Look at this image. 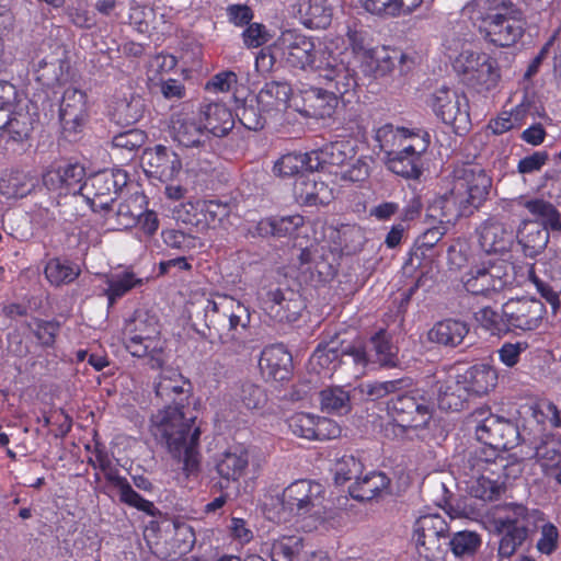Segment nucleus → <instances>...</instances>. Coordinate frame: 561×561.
Returning a JSON list of instances; mask_svg holds the SVG:
<instances>
[{
  "label": "nucleus",
  "mask_w": 561,
  "mask_h": 561,
  "mask_svg": "<svg viewBox=\"0 0 561 561\" xmlns=\"http://www.w3.org/2000/svg\"><path fill=\"white\" fill-rule=\"evenodd\" d=\"M154 389L167 405L151 416V431L165 442L173 457L183 460L184 470L191 474L199 463L197 445L201 435L195 416H187L183 411L191 383L179 370L165 368L159 374Z\"/></svg>",
  "instance_id": "obj_1"
},
{
  "label": "nucleus",
  "mask_w": 561,
  "mask_h": 561,
  "mask_svg": "<svg viewBox=\"0 0 561 561\" xmlns=\"http://www.w3.org/2000/svg\"><path fill=\"white\" fill-rule=\"evenodd\" d=\"M267 518L277 523H301L305 530H312L328 515L325 489L316 481L299 479L287 485L280 494L264 502Z\"/></svg>",
  "instance_id": "obj_2"
},
{
  "label": "nucleus",
  "mask_w": 561,
  "mask_h": 561,
  "mask_svg": "<svg viewBox=\"0 0 561 561\" xmlns=\"http://www.w3.org/2000/svg\"><path fill=\"white\" fill-rule=\"evenodd\" d=\"M491 187L492 178L479 163L455 165L449 188L438 201L443 219L451 222L470 217L488 201Z\"/></svg>",
  "instance_id": "obj_3"
},
{
  "label": "nucleus",
  "mask_w": 561,
  "mask_h": 561,
  "mask_svg": "<svg viewBox=\"0 0 561 561\" xmlns=\"http://www.w3.org/2000/svg\"><path fill=\"white\" fill-rule=\"evenodd\" d=\"M329 56L320 61L318 66L320 77L330 82L332 91H321L319 89H311L306 92L304 105L300 108L297 100H294V106L297 111L301 112L306 116L325 118L330 117L337 105V94L343 95L348 92L355 84V80L352 71L350 70L345 57V51L339 53L344 57L340 60L335 56L334 50L337 49V45L332 41L328 46Z\"/></svg>",
  "instance_id": "obj_4"
},
{
  "label": "nucleus",
  "mask_w": 561,
  "mask_h": 561,
  "mask_svg": "<svg viewBox=\"0 0 561 561\" xmlns=\"http://www.w3.org/2000/svg\"><path fill=\"white\" fill-rule=\"evenodd\" d=\"M352 362L357 368L356 376L364 373L368 364L377 363L380 367L386 365V335L382 330L377 332L364 348L357 346L342 347L339 336L319 344L310 358L313 371L331 376L340 364Z\"/></svg>",
  "instance_id": "obj_5"
},
{
  "label": "nucleus",
  "mask_w": 561,
  "mask_h": 561,
  "mask_svg": "<svg viewBox=\"0 0 561 561\" xmlns=\"http://www.w3.org/2000/svg\"><path fill=\"white\" fill-rule=\"evenodd\" d=\"M524 12L511 0H491L481 19L484 39L496 47L515 45L525 33Z\"/></svg>",
  "instance_id": "obj_6"
},
{
  "label": "nucleus",
  "mask_w": 561,
  "mask_h": 561,
  "mask_svg": "<svg viewBox=\"0 0 561 561\" xmlns=\"http://www.w3.org/2000/svg\"><path fill=\"white\" fill-rule=\"evenodd\" d=\"M492 531L500 536L497 553L511 558L523 546L529 535V512L523 504L508 503L499 507L489 517Z\"/></svg>",
  "instance_id": "obj_7"
},
{
  "label": "nucleus",
  "mask_w": 561,
  "mask_h": 561,
  "mask_svg": "<svg viewBox=\"0 0 561 561\" xmlns=\"http://www.w3.org/2000/svg\"><path fill=\"white\" fill-rule=\"evenodd\" d=\"M28 103L12 83L0 80V136L5 134L14 141L28 137L33 127Z\"/></svg>",
  "instance_id": "obj_8"
},
{
  "label": "nucleus",
  "mask_w": 561,
  "mask_h": 561,
  "mask_svg": "<svg viewBox=\"0 0 561 561\" xmlns=\"http://www.w3.org/2000/svg\"><path fill=\"white\" fill-rule=\"evenodd\" d=\"M397 383V380L388 381V416L391 423L402 430L426 426L433 416L428 400L419 391H394Z\"/></svg>",
  "instance_id": "obj_9"
},
{
  "label": "nucleus",
  "mask_w": 561,
  "mask_h": 561,
  "mask_svg": "<svg viewBox=\"0 0 561 561\" xmlns=\"http://www.w3.org/2000/svg\"><path fill=\"white\" fill-rule=\"evenodd\" d=\"M453 67L468 85L480 93L493 90L501 79L496 59L486 53L463 50L456 57Z\"/></svg>",
  "instance_id": "obj_10"
},
{
  "label": "nucleus",
  "mask_w": 561,
  "mask_h": 561,
  "mask_svg": "<svg viewBox=\"0 0 561 561\" xmlns=\"http://www.w3.org/2000/svg\"><path fill=\"white\" fill-rule=\"evenodd\" d=\"M473 416L477 421L476 436L483 446L492 447L501 454L516 446L519 433L512 421L493 414L490 408L477 409Z\"/></svg>",
  "instance_id": "obj_11"
},
{
  "label": "nucleus",
  "mask_w": 561,
  "mask_h": 561,
  "mask_svg": "<svg viewBox=\"0 0 561 561\" xmlns=\"http://www.w3.org/2000/svg\"><path fill=\"white\" fill-rule=\"evenodd\" d=\"M430 105L436 117L450 126L456 135L462 136L470 130V106L465 93L442 87L432 94Z\"/></svg>",
  "instance_id": "obj_12"
},
{
  "label": "nucleus",
  "mask_w": 561,
  "mask_h": 561,
  "mask_svg": "<svg viewBox=\"0 0 561 561\" xmlns=\"http://www.w3.org/2000/svg\"><path fill=\"white\" fill-rule=\"evenodd\" d=\"M465 290L474 296L488 297L500 293L513 284L505 261H488L472 265L461 276Z\"/></svg>",
  "instance_id": "obj_13"
},
{
  "label": "nucleus",
  "mask_w": 561,
  "mask_h": 561,
  "mask_svg": "<svg viewBox=\"0 0 561 561\" xmlns=\"http://www.w3.org/2000/svg\"><path fill=\"white\" fill-rule=\"evenodd\" d=\"M449 535V526L440 514L420 516L413 526L412 540L420 558L437 561L442 558V539Z\"/></svg>",
  "instance_id": "obj_14"
},
{
  "label": "nucleus",
  "mask_w": 561,
  "mask_h": 561,
  "mask_svg": "<svg viewBox=\"0 0 561 561\" xmlns=\"http://www.w3.org/2000/svg\"><path fill=\"white\" fill-rule=\"evenodd\" d=\"M510 332H531L538 330L546 317L545 304L535 297H512L502 305Z\"/></svg>",
  "instance_id": "obj_15"
},
{
  "label": "nucleus",
  "mask_w": 561,
  "mask_h": 561,
  "mask_svg": "<svg viewBox=\"0 0 561 561\" xmlns=\"http://www.w3.org/2000/svg\"><path fill=\"white\" fill-rule=\"evenodd\" d=\"M128 182L124 170H104L90 176L80 184V194L93 210L108 209L116 195Z\"/></svg>",
  "instance_id": "obj_16"
},
{
  "label": "nucleus",
  "mask_w": 561,
  "mask_h": 561,
  "mask_svg": "<svg viewBox=\"0 0 561 561\" xmlns=\"http://www.w3.org/2000/svg\"><path fill=\"white\" fill-rule=\"evenodd\" d=\"M273 50L289 66L306 69L316 61V44L297 30H285L273 43Z\"/></svg>",
  "instance_id": "obj_17"
},
{
  "label": "nucleus",
  "mask_w": 561,
  "mask_h": 561,
  "mask_svg": "<svg viewBox=\"0 0 561 561\" xmlns=\"http://www.w3.org/2000/svg\"><path fill=\"white\" fill-rule=\"evenodd\" d=\"M141 163L149 176L156 178L163 183L173 182L183 170L180 154L163 145L145 149Z\"/></svg>",
  "instance_id": "obj_18"
},
{
  "label": "nucleus",
  "mask_w": 561,
  "mask_h": 561,
  "mask_svg": "<svg viewBox=\"0 0 561 561\" xmlns=\"http://www.w3.org/2000/svg\"><path fill=\"white\" fill-rule=\"evenodd\" d=\"M506 467L507 460L501 453L492 447L481 445L463 456L459 471L462 477L482 476L490 472L492 476H496L506 471Z\"/></svg>",
  "instance_id": "obj_19"
},
{
  "label": "nucleus",
  "mask_w": 561,
  "mask_h": 561,
  "mask_svg": "<svg viewBox=\"0 0 561 561\" xmlns=\"http://www.w3.org/2000/svg\"><path fill=\"white\" fill-rule=\"evenodd\" d=\"M305 307L301 296L289 288L270 291L263 302V309L271 319L286 323L297 321Z\"/></svg>",
  "instance_id": "obj_20"
},
{
  "label": "nucleus",
  "mask_w": 561,
  "mask_h": 561,
  "mask_svg": "<svg viewBox=\"0 0 561 561\" xmlns=\"http://www.w3.org/2000/svg\"><path fill=\"white\" fill-rule=\"evenodd\" d=\"M84 169L78 163L51 165L43 174V184L57 197L80 193Z\"/></svg>",
  "instance_id": "obj_21"
},
{
  "label": "nucleus",
  "mask_w": 561,
  "mask_h": 561,
  "mask_svg": "<svg viewBox=\"0 0 561 561\" xmlns=\"http://www.w3.org/2000/svg\"><path fill=\"white\" fill-rule=\"evenodd\" d=\"M250 465V450L242 444L229 446L216 455L214 459L215 470L221 479V483L238 482L245 476ZM225 485L221 484V488Z\"/></svg>",
  "instance_id": "obj_22"
},
{
  "label": "nucleus",
  "mask_w": 561,
  "mask_h": 561,
  "mask_svg": "<svg viewBox=\"0 0 561 561\" xmlns=\"http://www.w3.org/2000/svg\"><path fill=\"white\" fill-rule=\"evenodd\" d=\"M59 117L62 129L68 135L78 134L88 118L87 95L76 88L65 90Z\"/></svg>",
  "instance_id": "obj_23"
},
{
  "label": "nucleus",
  "mask_w": 561,
  "mask_h": 561,
  "mask_svg": "<svg viewBox=\"0 0 561 561\" xmlns=\"http://www.w3.org/2000/svg\"><path fill=\"white\" fill-rule=\"evenodd\" d=\"M481 250L488 254L504 253L513 243V231L496 217H489L476 229Z\"/></svg>",
  "instance_id": "obj_24"
},
{
  "label": "nucleus",
  "mask_w": 561,
  "mask_h": 561,
  "mask_svg": "<svg viewBox=\"0 0 561 561\" xmlns=\"http://www.w3.org/2000/svg\"><path fill=\"white\" fill-rule=\"evenodd\" d=\"M293 90L286 82H267L256 94L254 102L270 119L278 118L295 99Z\"/></svg>",
  "instance_id": "obj_25"
},
{
  "label": "nucleus",
  "mask_w": 561,
  "mask_h": 561,
  "mask_svg": "<svg viewBox=\"0 0 561 561\" xmlns=\"http://www.w3.org/2000/svg\"><path fill=\"white\" fill-rule=\"evenodd\" d=\"M262 376L270 381L282 382L291 375V355L280 345L265 347L259 360Z\"/></svg>",
  "instance_id": "obj_26"
},
{
  "label": "nucleus",
  "mask_w": 561,
  "mask_h": 561,
  "mask_svg": "<svg viewBox=\"0 0 561 561\" xmlns=\"http://www.w3.org/2000/svg\"><path fill=\"white\" fill-rule=\"evenodd\" d=\"M388 134L391 135L390 150L401 153L424 156L431 145L430 133L421 128L393 127L388 123Z\"/></svg>",
  "instance_id": "obj_27"
},
{
  "label": "nucleus",
  "mask_w": 561,
  "mask_h": 561,
  "mask_svg": "<svg viewBox=\"0 0 561 561\" xmlns=\"http://www.w3.org/2000/svg\"><path fill=\"white\" fill-rule=\"evenodd\" d=\"M519 413L529 423H535L540 432L561 428V415L558 407L546 398H538L520 405Z\"/></svg>",
  "instance_id": "obj_28"
},
{
  "label": "nucleus",
  "mask_w": 561,
  "mask_h": 561,
  "mask_svg": "<svg viewBox=\"0 0 561 561\" xmlns=\"http://www.w3.org/2000/svg\"><path fill=\"white\" fill-rule=\"evenodd\" d=\"M460 382L466 385L472 397H483L493 391L499 382L497 369L490 364H474L462 374H458Z\"/></svg>",
  "instance_id": "obj_29"
},
{
  "label": "nucleus",
  "mask_w": 561,
  "mask_h": 561,
  "mask_svg": "<svg viewBox=\"0 0 561 561\" xmlns=\"http://www.w3.org/2000/svg\"><path fill=\"white\" fill-rule=\"evenodd\" d=\"M207 311L221 313L229 321V330L238 332L245 330L251 320L250 311L241 301L227 295H218L207 301Z\"/></svg>",
  "instance_id": "obj_30"
},
{
  "label": "nucleus",
  "mask_w": 561,
  "mask_h": 561,
  "mask_svg": "<svg viewBox=\"0 0 561 561\" xmlns=\"http://www.w3.org/2000/svg\"><path fill=\"white\" fill-rule=\"evenodd\" d=\"M354 157L355 148L346 140H337L309 152L311 171L322 170L325 165L343 167Z\"/></svg>",
  "instance_id": "obj_31"
},
{
  "label": "nucleus",
  "mask_w": 561,
  "mask_h": 561,
  "mask_svg": "<svg viewBox=\"0 0 561 561\" xmlns=\"http://www.w3.org/2000/svg\"><path fill=\"white\" fill-rule=\"evenodd\" d=\"M424 273L413 263L412 254L405 260L401 272L396 276L393 300L399 301L398 312H403L412 296L420 288Z\"/></svg>",
  "instance_id": "obj_32"
},
{
  "label": "nucleus",
  "mask_w": 561,
  "mask_h": 561,
  "mask_svg": "<svg viewBox=\"0 0 561 561\" xmlns=\"http://www.w3.org/2000/svg\"><path fill=\"white\" fill-rule=\"evenodd\" d=\"M469 494L484 502L497 501L505 491L507 473L462 477Z\"/></svg>",
  "instance_id": "obj_33"
},
{
  "label": "nucleus",
  "mask_w": 561,
  "mask_h": 561,
  "mask_svg": "<svg viewBox=\"0 0 561 561\" xmlns=\"http://www.w3.org/2000/svg\"><path fill=\"white\" fill-rule=\"evenodd\" d=\"M296 201L301 205H325L333 199V191L317 175L300 176L294 186Z\"/></svg>",
  "instance_id": "obj_34"
},
{
  "label": "nucleus",
  "mask_w": 561,
  "mask_h": 561,
  "mask_svg": "<svg viewBox=\"0 0 561 561\" xmlns=\"http://www.w3.org/2000/svg\"><path fill=\"white\" fill-rule=\"evenodd\" d=\"M516 239L527 257H536L547 248L550 231L530 219H523L516 231Z\"/></svg>",
  "instance_id": "obj_35"
},
{
  "label": "nucleus",
  "mask_w": 561,
  "mask_h": 561,
  "mask_svg": "<svg viewBox=\"0 0 561 561\" xmlns=\"http://www.w3.org/2000/svg\"><path fill=\"white\" fill-rule=\"evenodd\" d=\"M512 268L514 270L516 276L519 275L520 277H524V279H516V284L519 286L526 280L530 282L535 286L540 297L550 305L551 312L553 316H556L561 308V291L550 282L541 279L536 274L535 264L533 263L513 265Z\"/></svg>",
  "instance_id": "obj_36"
},
{
  "label": "nucleus",
  "mask_w": 561,
  "mask_h": 561,
  "mask_svg": "<svg viewBox=\"0 0 561 561\" xmlns=\"http://www.w3.org/2000/svg\"><path fill=\"white\" fill-rule=\"evenodd\" d=\"M137 334H124V344L126 350L135 357L148 358L152 368H160L164 363L162 339H150Z\"/></svg>",
  "instance_id": "obj_37"
},
{
  "label": "nucleus",
  "mask_w": 561,
  "mask_h": 561,
  "mask_svg": "<svg viewBox=\"0 0 561 561\" xmlns=\"http://www.w3.org/2000/svg\"><path fill=\"white\" fill-rule=\"evenodd\" d=\"M201 121L204 119L203 128L206 135L211 134L216 137L227 135L234 125V118L231 111L224 104H206L201 113Z\"/></svg>",
  "instance_id": "obj_38"
},
{
  "label": "nucleus",
  "mask_w": 561,
  "mask_h": 561,
  "mask_svg": "<svg viewBox=\"0 0 561 561\" xmlns=\"http://www.w3.org/2000/svg\"><path fill=\"white\" fill-rule=\"evenodd\" d=\"M468 332L469 325L466 321L445 319L434 324L428 332V339L439 345L456 347L461 344Z\"/></svg>",
  "instance_id": "obj_39"
},
{
  "label": "nucleus",
  "mask_w": 561,
  "mask_h": 561,
  "mask_svg": "<svg viewBox=\"0 0 561 561\" xmlns=\"http://www.w3.org/2000/svg\"><path fill=\"white\" fill-rule=\"evenodd\" d=\"M297 14L309 28H325L332 21V8L327 0H299Z\"/></svg>",
  "instance_id": "obj_40"
},
{
  "label": "nucleus",
  "mask_w": 561,
  "mask_h": 561,
  "mask_svg": "<svg viewBox=\"0 0 561 561\" xmlns=\"http://www.w3.org/2000/svg\"><path fill=\"white\" fill-rule=\"evenodd\" d=\"M523 206L534 217L531 221L548 231L561 232V213L551 202L536 197L525 201Z\"/></svg>",
  "instance_id": "obj_41"
},
{
  "label": "nucleus",
  "mask_w": 561,
  "mask_h": 561,
  "mask_svg": "<svg viewBox=\"0 0 561 561\" xmlns=\"http://www.w3.org/2000/svg\"><path fill=\"white\" fill-rule=\"evenodd\" d=\"M472 397L466 385L460 382L457 375L454 379L446 380L439 387L438 407L444 411H461L465 409L469 398Z\"/></svg>",
  "instance_id": "obj_42"
},
{
  "label": "nucleus",
  "mask_w": 561,
  "mask_h": 561,
  "mask_svg": "<svg viewBox=\"0 0 561 561\" xmlns=\"http://www.w3.org/2000/svg\"><path fill=\"white\" fill-rule=\"evenodd\" d=\"M201 119L196 117H179L173 122V137L181 146L186 148L202 146L206 138Z\"/></svg>",
  "instance_id": "obj_43"
},
{
  "label": "nucleus",
  "mask_w": 561,
  "mask_h": 561,
  "mask_svg": "<svg viewBox=\"0 0 561 561\" xmlns=\"http://www.w3.org/2000/svg\"><path fill=\"white\" fill-rule=\"evenodd\" d=\"M424 156L388 150V170L404 179L417 180L423 174Z\"/></svg>",
  "instance_id": "obj_44"
},
{
  "label": "nucleus",
  "mask_w": 561,
  "mask_h": 561,
  "mask_svg": "<svg viewBox=\"0 0 561 561\" xmlns=\"http://www.w3.org/2000/svg\"><path fill=\"white\" fill-rule=\"evenodd\" d=\"M144 111V100L138 95L116 98L111 105V115L121 125L137 123L142 117Z\"/></svg>",
  "instance_id": "obj_45"
},
{
  "label": "nucleus",
  "mask_w": 561,
  "mask_h": 561,
  "mask_svg": "<svg viewBox=\"0 0 561 561\" xmlns=\"http://www.w3.org/2000/svg\"><path fill=\"white\" fill-rule=\"evenodd\" d=\"M319 404L322 412L345 415L352 410L350 391L341 386H331L319 392Z\"/></svg>",
  "instance_id": "obj_46"
},
{
  "label": "nucleus",
  "mask_w": 561,
  "mask_h": 561,
  "mask_svg": "<svg viewBox=\"0 0 561 561\" xmlns=\"http://www.w3.org/2000/svg\"><path fill=\"white\" fill-rule=\"evenodd\" d=\"M142 283V278L138 277L131 271H123L106 276L107 287L104 293L108 299L110 306H112L116 299L123 297L133 288L141 286Z\"/></svg>",
  "instance_id": "obj_47"
},
{
  "label": "nucleus",
  "mask_w": 561,
  "mask_h": 561,
  "mask_svg": "<svg viewBox=\"0 0 561 561\" xmlns=\"http://www.w3.org/2000/svg\"><path fill=\"white\" fill-rule=\"evenodd\" d=\"M69 65L59 57H46L36 64L37 80L45 85H54L65 80Z\"/></svg>",
  "instance_id": "obj_48"
},
{
  "label": "nucleus",
  "mask_w": 561,
  "mask_h": 561,
  "mask_svg": "<svg viewBox=\"0 0 561 561\" xmlns=\"http://www.w3.org/2000/svg\"><path fill=\"white\" fill-rule=\"evenodd\" d=\"M422 210L420 198L413 197L404 207L401 220L393 224L388 231V248H396L403 239L405 231L410 227V222L416 219Z\"/></svg>",
  "instance_id": "obj_49"
},
{
  "label": "nucleus",
  "mask_w": 561,
  "mask_h": 561,
  "mask_svg": "<svg viewBox=\"0 0 561 561\" xmlns=\"http://www.w3.org/2000/svg\"><path fill=\"white\" fill-rule=\"evenodd\" d=\"M108 480L113 483V485L118 490L119 500L141 512L152 515L154 506L152 502L140 496L129 484L126 478L121 476H112L108 473Z\"/></svg>",
  "instance_id": "obj_50"
},
{
  "label": "nucleus",
  "mask_w": 561,
  "mask_h": 561,
  "mask_svg": "<svg viewBox=\"0 0 561 561\" xmlns=\"http://www.w3.org/2000/svg\"><path fill=\"white\" fill-rule=\"evenodd\" d=\"M124 334L144 335L148 342H151L150 339H161L156 317L142 310H137L126 322Z\"/></svg>",
  "instance_id": "obj_51"
},
{
  "label": "nucleus",
  "mask_w": 561,
  "mask_h": 561,
  "mask_svg": "<svg viewBox=\"0 0 561 561\" xmlns=\"http://www.w3.org/2000/svg\"><path fill=\"white\" fill-rule=\"evenodd\" d=\"M385 486V476L382 473L370 472L350 486V494L355 500L368 501L377 496Z\"/></svg>",
  "instance_id": "obj_52"
},
{
  "label": "nucleus",
  "mask_w": 561,
  "mask_h": 561,
  "mask_svg": "<svg viewBox=\"0 0 561 561\" xmlns=\"http://www.w3.org/2000/svg\"><path fill=\"white\" fill-rule=\"evenodd\" d=\"M80 275L78 265L60 259H51L45 266V276L54 286L73 282Z\"/></svg>",
  "instance_id": "obj_53"
},
{
  "label": "nucleus",
  "mask_w": 561,
  "mask_h": 561,
  "mask_svg": "<svg viewBox=\"0 0 561 561\" xmlns=\"http://www.w3.org/2000/svg\"><path fill=\"white\" fill-rule=\"evenodd\" d=\"M311 163L309 152L287 153L275 162L273 171L278 176H291L302 170L311 171Z\"/></svg>",
  "instance_id": "obj_54"
},
{
  "label": "nucleus",
  "mask_w": 561,
  "mask_h": 561,
  "mask_svg": "<svg viewBox=\"0 0 561 561\" xmlns=\"http://www.w3.org/2000/svg\"><path fill=\"white\" fill-rule=\"evenodd\" d=\"M474 318L479 324L489 331L492 335H503L510 333L508 324L505 320L504 312H497L490 306L479 309L474 313Z\"/></svg>",
  "instance_id": "obj_55"
},
{
  "label": "nucleus",
  "mask_w": 561,
  "mask_h": 561,
  "mask_svg": "<svg viewBox=\"0 0 561 561\" xmlns=\"http://www.w3.org/2000/svg\"><path fill=\"white\" fill-rule=\"evenodd\" d=\"M335 233L339 245L346 253L356 252L365 240L362 228L356 225H342Z\"/></svg>",
  "instance_id": "obj_56"
},
{
  "label": "nucleus",
  "mask_w": 561,
  "mask_h": 561,
  "mask_svg": "<svg viewBox=\"0 0 561 561\" xmlns=\"http://www.w3.org/2000/svg\"><path fill=\"white\" fill-rule=\"evenodd\" d=\"M363 465L352 455H344L341 457L334 467V479L337 484H343L351 480H359Z\"/></svg>",
  "instance_id": "obj_57"
},
{
  "label": "nucleus",
  "mask_w": 561,
  "mask_h": 561,
  "mask_svg": "<svg viewBox=\"0 0 561 561\" xmlns=\"http://www.w3.org/2000/svg\"><path fill=\"white\" fill-rule=\"evenodd\" d=\"M453 553L457 557L472 556L481 546V538L472 531H459L449 541Z\"/></svg>",
  "instance_id": "obj_58"
},
{
  "label": "nucleus",
  "mask_w": 561,
  "mask_h": 561,
  "mask_svg": "<svg viewBox=\"0 0 561 561\" xmlns=\"http://www.w3.org/2000/svg\"><path fill=\"white\" fill-rule=\"evenodd\" d=\"M162 239L167 247L182 253H188L201 245L196 237L175 229L163 230Z\"/></svg>",
  "instance_id": "obj_59"
},
{
  "label": "nucleus",
  "mask_w": 561,
  "mask_h": 561,
  "mask_svg": "<svg viewBox=\"0 0 561 561\" xmlns=\"http://www.w3.org/2000/svg\"><path fill=\"white\" fill-rule=\"evenodd\" d=\"M288 427L293 434L306 438L314 439L317 416L310 413L298 412L288 420Z\"/></svg>",
  "instance_id": "obj_60"
},
{
  "label": "nucleus",
  "mask_w": 561,
  "mask_h": 561,
  "mask_svg": "<svg viewBox=\"0 0 561 561\" xmlns=\"http://www.w3.org/2000/svg\"><path fill=\"white\" fill-rule=\"evenodd\" d=\"M388 76H405L415 66V60L412 56L401 51L397 48L388 46Z\"/></svg>",
  "instance_id": "obj_61"
},
{
  "label": "nucleus",
  "mask_w": 561,
  "mask_h": 561,
  "mask_svg": "<svg viewBox=\"0 0 561 561\" xmlns=\"http://www.w3.org/2000/svg\"><path fill=\"white\" fill-rule=\"evenodd\" d=\"M302 547L301 538L298 536H283L276 539L272 546V554L275 561H291Z\"/></svg>",
  "instance_id": "obj_62"
},
{
  "label": "nucleus",
  "mask_w": 561,
  "mask_h": 561,
  "mask_svg": "<svg viewBox=\"0 0 561 561\" xmlns=\"http://www.w3.org/2000/svg\"><path fill=\"white\" fill-rule=\"evenodd\" d=\"M26 176L21 173L10 174L2 178L0 182V193L8 198H19L31 192L33 184L25 183Z\"/></svg>",
  "instance_id": "obj_63"
},
{
  "label": "nucleus",
  "mask_w": 561,
  "mask_h": 561,
  "mask_svg": "<svg viewBox=\"0 0 561 561\" xmlns=\"http://www.w3.org/2000/svg\"><path fill=\"white\" fill-rule=\"evenodd\" d=\"M176 66V59L172 55L159 54L153 56L148 64L147 78L152 83L162 80V76L173 70Z\"/></svg>",
  "instance_id": "obj_64"
}]
</instances>
